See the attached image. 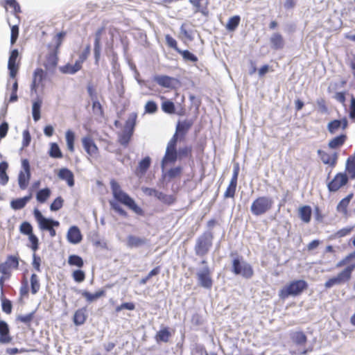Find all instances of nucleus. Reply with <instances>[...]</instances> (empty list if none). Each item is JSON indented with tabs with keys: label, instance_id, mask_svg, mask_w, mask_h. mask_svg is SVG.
I'll return each instance as SVG.
<instances>
[{
	"label": "nucleus",
	"instance_id": "obj_58",
	"mask_svg": "<svg viewBox=\"0 0 355 355\" xmlns=\"http://www.w3.org/2000/svg\"><path fill=\"white\" fill-rule=\"evenodd\" d=\"M72 277L76 282H82L85 279V273L83 270H76L72 272Z\"/></svg>",
	"mask_w": 355,
	"mask_h": 355
},
{
	"label": "nucleus",
	"instance_id": "obj_52",
	"mask_svg": "<svg viewBox=\"0 0 355 355\" xmlns=\"http://www.w3.org/2000/svg\"><path fill=\"white\" fill-rule=\"evenodd\" d=\"M180 54L184 60H189L193 62L198 61V58L188 50H180L177 52Z\"/></svg>",
	"mask_w": 355,
	"mask_h": 355
},
{
	"label": "nucleus",
	"instance_id": "obj_3",
	"mask_svg": "<svg viewBox=\"0 0 355 355\" xmlns=\"http://www.w3.org/2000/svg\"><path fill=\"white\" fill-rule=\"evenodd\" d=\"M19 232L23 235L28 236V241L31 243L28 247L33 251L32 265L33 268L38 272L40 271L41 258L35 254V252L39 249V239L33 232V227L32 225L28 221H24L19 225Z\"/></svg>",
	"mask_w": 355,
	"mask_h": 355
},
{
	"label": "nucleus",
	"instance_id": "obj_24",
	"mask_svg": "<svg viewBox=\"0 0 355 355\" xmlns=\"http://www.w3.org/2000/svg\"><path fill=\"white\" fill-rule=\"evenodd\" d=\"M318 154L324 164H329L332 167L336 165L338 159V155L336 153H334L330 155L324 150H318Z\"/></svg>",
	"mask_w": 355,
	"mask_h": 355
},
{
	"label": "nucleus",
	"instance_id": "obj_8",
	"mask_svg": "<svg viewBox=\"0 0 355 355\" xmlns=\"http://www.w3.org/2000/svg\"><path fill=\"white\" fill-rule=\"evenodd\" d=\"M354 269V263L347 266L343 270L339 272L337 276L327 280L324 284L325 288H330L335 285H340L347 282L351 279L352 273Z\"/></svg>",
	"mask_w": 355,
	"mask_h": 355
},
{
	"label": "nucleus",
	"instance_id": "obj_64",
	"mask_svg": "<svg viewBox=\"0 0 355 355\" xmlns=\"http://www.w3.org/2000/svg\"><path fill=\"white\" fill-rule=\"evenodd\" d=\"M349 116L350 119H355V97L354 96L351 98Z\"/></svg>",
	"mask_w": 355,
	"mask_h": 355
},
{
	"label": "nucleus",
	"instance_id": "obj_10",
	"mask_svg": "<svg viewBox=\"0 0 355 355\" xmlns=\"http://www.w3.org/2000/svg\"><path fill=\"white\" fill-rule=\"evenodd\" d=\"M232 271L235 275H241L245 279L251 278L254 274L252 266L245 261H241L239 258L233 260Z\"/></svg>",
	"mask_w": 355,
	"mask_h": 355
},
{
	"label": "nucleus",
	"instance_id": "obj_31",
	"mask_svg": "<svg viewBox=\"0 0 355 355\" xmlns=\"http://www.w3.org/2000/svg\"><path fill=\"white\" fill-rule=\"evenodd\" d=\"M147 240L145 238L130 235L127 238V245L129 248H138L145 245Z\"/></svg>",
	"mask_w": 355,
	"mask_h": 355
},
{
	"label": "nucleus",
	"instance_id": "obj_36",
	"mask_svg": "<svg viewBox=\"0 0 355 355\" xmlns=\"http://www.w3.org/2000/svg\"><path fill=\"white\" fill-rule=\"evenodd\" d=\"M51 191L49 188H44L39 190L36 193V200L40 203H44L51 196Z\"/></svg>",
	"mask_w": 355,
	"mask_h": 355
},
{
	"label": "nucleus",
	"instance_id": "obj_21",
	"mask_svg": "<svg viewBox=\"0 0 355 355\" xmlns=\"http://www.w3.org/2000/svg\"><path fill=\"white\" fill-rule=\"evenodd\" d=\"M105 32V27H101L99 28L96 33H95V39H94V58H95V63L96 64H98L100 57H101V35Z\"/></svg>",
	"mask_w": 355,
	"mask_h": 355
},
{
	"label": "nucleus",
	"instance_id": "obj_28",
	"mask_svg": "<svg viewBox=\"0 0 355 355\" xmlns=\"http://www.w3.org/2000/svg\"><path fill=\"white\" fill-rule=\"evenodd\" d=\"M58 177L63 180H65L69 187L74 185V175L73 173L67 168H62L59 171Z\"/></svg>",
	"mask_w": 355,
	"mask_h": 355
},
{
	"label": "nucleus",
	"instance_id": "obj_35",
	"mask_svg": "<svg viewBox=\"0 0 355 355\" xmlns=\"http://www.w3.org/2000/svg\"><path fill=\"white\" fill-rule=\"evenodd\" d=\"M8 168V164L6 162H1L0 163V184L6 185L9 180L8 175L7 174V170Z\"/></svg>",
	"mask_w": 355,
	"mask_h": 355
},
{
	"label": "nucleus",
	"instance_id": "obj_51",
	"mask_svg": "<svg viewBox=\"0 0 355 355\" xmlns=\"http://www.w3.org/2000/svg\"><path fill=\"white\" fill-rule=\"evenodd\" d=\"M345 169L352 179H355V159L348 157L346 162Z\"/></svg>",
	"mask_w": 355,
	"mask_h": 355
},
{
	"label": "nucleus",
	"instance_id": "obj_11",
	"mask_svg": "<svg viewBox=\"0 0 355 355\" xmlns=\"http://www.w3.org/2000/svg\"><path fill=\"white\" fill-rule=\"evenodd\" d=\"M21 167L22 170L18 175V184L21 190H25L28 187L31 177L30 164L27 159H22Z\"/></svg>",
	"mask_w": 355,
	"mask_h": 355
},
{
	"label": "nucleus",
	"instance_id": "obj_45",
	"mask_svg": "<svg viewBox=\"0 0 355 355\" xmlns=\"http://www.w3.org/2000/svg\"><path fill=\"white\" fill-rule=\"evenodd\" d=\"M68 263L72 266L81 268L84 266V261L81 257L76 254H71L68 257Z\"/></svg>",
	"mask_w": 355,
	"mask_h": 355
},
{
	"label": "nucleus",
	"instance_id": "obj_62",
	"mask_svg": "<svg viewBox=\"0 0 355 355\" xmlns=\"http://www.w3.org/2000/svg\"><path fill=\"white\" fill-rule=\"evenodd\" d=\"M182 168L180 166L175 167L171 168L168 173L167 175L170 179H173L176 177H178L181 175Z\"/></svg>",
	"mask_w": 355,
	"mask_h": 355
},
{
	"label": "nucleus",
	"instance_id": "obj_14",
	"mask_svg": "<svg viewBox=\"0 0 355 355\" xmlns=\"http://www.w3.org/2000/svg\"><path fill=\"white\" fill-rule=\"evenodd\" d=\"M349 178L345 173H338L327 184L328 190L330 192H336L348 182Z\"/></svg>",
	"mask_w": 355,
	"mask_h": 355
},
{
	"label": "nucleus",
	"instance_id": "obj_40",
	"mask_svg": "<svg viewBox=\"0 0 355 355\" xmlns=\"http://www.w3.org/2000/svg\"><path fill=\"white\" fill-rule=\"evenodd\" d=\"M346 138L345 135H340L334 137L329 142V147L332 149H336L341 146L345 143Z\"/></svg>",
	"mask_w": 355,
	"mask_h": 355
},
{
	"label": "nucleus",
	"instance_id": "obj_49",
	"mask_svg": "<svg viewBox=\"0 0 355 355\" xmlns=\"http://www.w3.org/2000/svg\"><path fill=\"white\" fill-rule=\"evenodd\" d=\"M150 166V158L146 157L139 163L137 171L141 174H144Z\"/></svg>",
	"mask_w": 355,
	"mask_h": 355
},
{
	"label": "nucleus",
	"instance_id": "obj_44",
	"mask_svg": "<svg viewBox=\"0 0 355 355\" xmlns=\"http://www.w3.org/2000/svg\"><path fill=\"white\" fill-rule=\"evenodd\" d=\"M42 100L37 99V101H34L33 103L32 107V114H33V118L35 121H37L41 116H40V110L42 106Z\"/></svg>",
	"mask_w": 355,
	"mask_h": 355
},
{
	"label": "nucleus",
	"instance_id": "obj_56",
	"mask_svg": "<svg viewBox=\"0 0 355 355\" xmlns=\"http://www.w3.org/2000/svg\"><path fill=\"white\" fill-rule=\"evenodd\" d=\"M64 200L61 196L57 197L50 205L51 211H58L63 206Z\"/></svg>",
	"mask_w": 355,
	"mask_h": 355
},
{
	"label": "nucleus",
	"instance_id": "obj_33",
	"mask_svg": "<svg viewBox=\"0 0 355 355\" xmlns=\"http://www.w3.org/2000/svg\"><path fill=\"white\" fill-rule=\"evenodd\" d=\"M105 295V291L104 290H99V291H96L95 293H91L86 291L82 292V296L83 297H85V299L88 302H92L96 300L97 299H98L101 297H103Z\"/></svg>",
	"mask_w": 355,
	"mask_h": 355
},
{
	"label": "nucleus",
	"instance_id": "obj_27",
	"mask_svg": "<svg viewBox=\"0 0 355 355\" xmlns=\"http://www.w3.org/2000/svg\"><path fill=\"white\" fill-rule=\"evenodd\" d=\"M33 195L30 193L28 195L19 198L13 199L10 202V207L14 210H19L23 209L28 201L32 198Z\"/></svg>",
	"mask_w": 355,
	"mask_h": 355
},
{
	"label": "nucleus",
	"instance_id": "obj_29",
	"mask_svg": "<svg viewBox=\"0 0 355 355\" xmlns=\"http://www.w3.org/2000/svg\"><path fill=\"white\" fill-rule=\"evenodd\" d=\"M192 125L193 122L188 120H184L183 121L178 122L176 127V132L175 133L177 134V137L178 138L179 135L184 137L189 130Z\"/></svg>",
	"mask_w": 355,
	"mask_h": 355
},
{
	"label": "nucleus",
	"instance_id": "obj_23",
	"mask_svg": "<svg viewBox=\"0 0 355 355\" xmlns=\"http://www.w3.org/2000/svg\"><path fill=\"white\" fill-rule=\"evenodd\" d=\"M270 44L272 49L280 50L284 47L285 42L279 33H273L270 37Z\"/></svg>",
	"mask_w": 355,
	"mask_h": 355
},
{
	"label": "nucleus",
	"instance_id": "obj_5",
	"mask_svg": "<svg viewBox=\"0 0 355 355\" xmlns=\"http://www.w3.org/2000/svg\"><path fill=\"white\" fill-rule=\"evenodd\" d=\"M274 205V200L269 196H260L255 199L250 207L254 216H261L270 211Z\"/></svg>",
	"mask_w": 355,
	"mask_h": 355
},
{
	"label": "nucleus",
	"instance_id": "obj_6",
	"mask_svg": "<svg viewBox=\"0 0 355 355\" xmlns=\"http://www.w3.org/2000/svg\"><path fill=\"white\" fill-rule=\"evenodd\" d=\"M21 284L19 294L21 297H28L29 292L32 295H35L39 292L41 287L40 278L35 273L31 275L29 282L26 277H24Z\"/></svg>",
	"mask_w": 355,
	"mask_h": 355
},
{
	"label": "nucleus",
	"instance_id": "obj_57",
	"mask_svg": "<svg viewBox=\"0 0 355 355\" xmlns=\"http://www.w3.org/2000/svg\"><path fill=\"white\" fill-rule=\"evenodd\" d=\"M341 120L335 119L328 123L327 128L330 133H334L336 130L341 127Z\"/></svg>",
	"mask_w": 355,
	"mask_h": 355
},
{
	"label": "nucleus",
	"instance_id": "obj_30",
	"mask_svg": "<svg viewBox=\"0 0 355 355\" xmlns=\"http://www.w3.org/2000/svg\"><path fill=\"white\" fill-rule=\"evenodd\" d=\"M86 312L85 308H80L76 311L73 318V321L76 325L79 326L85 322L87 317Z\"/></svg>",
	"mask_w": 355,
	"mask_h": 355
},
{
	"label": "nucleus",
	"instance_id": "obj_42",
	"mask_svg": "<svg viewBox=\"0 0 355 355\" xmlns=\"http://www.w3.org/2000/svg\"><path fill=\"white\" fill-rule=\"evenodd\" d=\"M82 62L77 60L74 64H66L62 69V72L67 73H75L82 68Z\"/></svg>",
	"mask_w": 355,
	"mask_h": 355
},
{
	"label": "nucleus",
	"instance_id": "obj_43",
	"mask_svg": "<svg viewBox=\"0 0 355 355\" xmlns=\"http://www.w3.org/2000/svg\"><path fill=\"white\" fill-rule=\"evenodd\" d=\"M4 7L7 10V6H10L13 10L14 15L19 20L18 14L21 12V8L16 0H6L4 1Z\"/></svg>",
	"mask_w": 355,
	"mask_h": 355
},
{
	"label": "nucleus",
	"instance_id": "obj_34",
	"mask_svg": "<svg viewBox=\"0 0 355 355\" xmlns=\"http://www.w3.org/2000/svg\"><path fill=\"white\" fill-rule=\"evenodd\" d=\"M178 158L177 151L166 150V153L162 161V168H164L165 164L167 163H174Z\"/></svg>",
	"mask_w": 355,
	"mask_h": 355
},
{
	"label": "nucleus",
	"instance_id": "obj_1",
	"mask_svg": "<svg viewBox=\"0 0 355 355\" xmlns=\"http://www.w3.org/2000/svg\"><path fill=\"white\" fill-rule=\"evenodd\" d=\"M110 188L114 201H110V204L112 209L119 215L127 217L128 213L119 205V203L126 206L135 214L143 216L144 211L139 207L133 198L127 193L123 191L120 184L114 179L110 181Z\"/></svg>",
	"mask_w": 355,
	"mask_h": 355
},
{
	"label": "nucleus",
	"instance_id": "obj_53",
	"mask_svg": "<svg viewBox=\"0 0 355 355\" xmlns=\"http://www.w3.org/2000/svg\"><path fill=\"white\" fill-rule=\"evenodd\" d=\"M292 339L297 345H303L306 342V336L302 331L295 332L292 336Z\"/></svg>",
	"mask_w": 355,
	"mask_h": 355
},
{
	"label": "nucleus",
	"instance_id": "obj_13",
	"mask_svg": "<svg viewBox=\"0 0 355 355\" xmlns=\"http://www.w3.org/2000/svg\"><path fill=\"white\" fill-rule=\"evenodd\" d=\"M20 58L17 49H13L10 51L8 62V69L9 76L12 78H15L19 69Z\"/></svg>",
	"mask_w": 355,
	"mask_h": 355
},
{
	"label": "nucleus",
	"instance_id": "obj_38",
	"mask_svg": "<svg viewBox=\"0 0 355 355\" xmlns=\"http://www.w3.org/2000/svg\"><path fill=\"white\" fill-rule=\"evenodd\" d=\"M311 208L307 205L302 207L299 211L301 220L306 223L311 220Z\"/></svg>",
	"mask_w": 355,
	"mask_h": 355
},
{
	"label": "nucleus",
	"instance_id": "obj_60",
	"mask_svg": "<svg viewBox=\"0 0 355 355\" xmlns=\"http://www.w3.org/2000/svg\"><path fill=\"white\" fill-rule=\"evenodd\" d=\"M157 111V105L153 101H148L145 105V112L148 114H153Z\"/></svg>",
	"mask_w": 355,
	"mask_h": 355
},
{
	"label": "nucleus",
	"instance_id": "obj_41",
	"mask_svg": "<svg viewBox=\"0 0 355 355\" xmlns=\"http://www.w3.org/2000/svg\"><path fill=\"white\" fill-rule=\"evenodd\" d=\"M65 139L67 142V146L69 151L71 153H73L75 150L74 148V141H75V135L74 132L70 130H67L65 134Z\"/></svg>",
	"mask_w": 355,
	"mask_h": 355
},
{
	"label": "nucleus",
	"instance_id": "obj_61",
	"mask_svg": "<svg viewBox=\"0 0 355 355\" xmlns=\"http://www.w3.org/2000/svg\"><path fill=\"white\" fill-rule=\"evenodd\" d=\"M353 229H354L353 226L345 227L342 228L340 230H338L336 233L335 236L336 238L344 237V236L349 234Z\"/></svg>",
	"mask_w": 355,
	"mask_h": 355
},
{
	"label": "nucleus",
	"instance_id": "obj_46",
	"mask_svg": "<svg viewBox=\"0 0 355 355\" xmlns=\"http://www.w3.org/2000/svg\"><path fill=\"white\" fill-rule=\"evenodd\" d=\"M157 198L163 203L168 205L173 204L176 200V198L173 195H167L161 191H159L157 193Z\"/></svg>",
	"mask_w": 355,
	"mask_h": 355
},
{
	"label": "nucleus",
	"instance_id": "obj_9",
	"mask_svg": "<svg viewBox=\"0 0 355 355\" xmlns=\"http://www.w3.org/2000/svg\"><path fill=\"white\" fill-rule=\"evenodd\" d=\"M19 260L18 253L8 255L5 261L0 263V273L11 277L12 271L19 269Z\"/></svg>",
	"mask_w": 355,
	"mask_h": 355
},
{
	"label": "nucleus",
	"instance_id": "obj_59",
	"mask_svg": "<svg viewBox=\"0 0 355 355\" xmlns=\"http://www.w3.org/2000/svg\"><path fill=\"white\" fill-rule=\"evenodd\" d=\"M19 36V25L15 24L11 26L10 44L13 45Z\"/></svg>",
	"mask_w": 355,
	"mask_h": 355
},
{
	"label": "nucleus",
	"instance_id": "obj_16",
	"mask_svg": "<svg viewBox=\"0 0 355 355\" xmlns=\"http://www.w3.org/2000/svg\"><path fill=\"white\" fill-rule=\"evenodd\" d=\"M33 214L39 224V227L42 230H48L51 226L58 227L60 225L58 221L44 218L37 209H35Z\"/></svg>",
	"mask_w": 355,
	"mask_h": 355
},
{
	"label": "nucleus",
	"instance_id": "obj_48",
	"mask_svg": "<svg viewBox=\"0 0 355 355\" xmlns=\"http://www.w3.org/2000/svg\"><path fill=\"white\" fill-rule=\"evenodd\" d=\"M180 33L189 40H193V32L190 28V24L184 23L180 26Z\"/></svg>",
	"mask_w": 355,
	"mask_h": 355
},
{
	"label": "nucleus",
	"instance_id": "obj_54",
	"mask_svg": "<svg viewBox=\"0 0 355 355\" xmlns=\"http://www.w3.org/2000/svg\"><path fill=\"white\" fill-rule=\"evenodd\" d=\"M1 306L2 310L7 314H10L12 312V305L11 301L6 298L2 294L1 295Z\"/></svg>",
	"mask_w": 355,
	"mask_h": 355
},
{
	"label": "nucleus",
	"instance_id": "obj_55",
	"mask_svg": "<svg viewBox=\"0 0 355 355\" xmlns=\"http://www.w3.org/2000/svg\"><path fill=\"white\" fill-rule=\"evenodd\" d=\"M165 41L168 48L174 49L176 52L180 50L178 46V42L176 40L174 39L171 35L167 34L165 35Z\"/></svg>",
	"mask_w": 355,
	"mask_h": 355
},
{
	"label": "nucleus",
	"instance_id": "obj_22",
	"mask_svg": "<svg viewBox=\"0 0 355 355\" xmlns=\"http://www.w3.org/2000/svg\"><path fill=\"white\" fill-rule=\"evenodd\" d=\"M67 238L69 243L77 244L83 240V235L77 226H72L68 230Z\"/></svg>",
	"mask_w": 355,
	"mask_h": 355
},
{
	"label": "nucleus",
	"instance_id": "obj_32",
	"mask_svg": "<svg viewBox=\"0 0 355 355\" xmlns=\"http://www.w3.org/2000/svg\"><path fill=\"white\" fill-rule=\"evenodd\" d=\"M354 194L352 193L348 194L345 198L342 199L337 205L336 209L338 212L347 214V207L352 199Z\"/></svg>",
	"mask_w": 355,
	"mask_h": 355
},
{
	"label": "nucleus",
	"instance_id": "obj_20",
	"mask_svg": "<svg viewBox=\"0 0 355 355\" xmlns=\"http://www.w3.org/2000/svg\"><path fill=\"white\" fill-rule=\"evenodd\" d=\"M169 327H162L155 335V340L157 343H168L172 337L173 333Z\"/></svg>",
	"mask_w": 355,
	"mask_h": 355
},
{
	"label": "nucleus",
	"instance_id": "obj_12",
	"mask_svg": "<svg viewBox=\"0 0 355 355\" xmlns=\"http://www.w3.org/2000/svg\"><path fill=\"white\" fill-rule=\"evenodd\" d=\"M47 72L42 68H36L33 74V80L31 85V90L33 92L37 93L39 89L44 87V81L46 79Z\"/></svg>",
	"mask_w": 355,
	"mask_h": 355
},
{
	"label": "nucleus",
	"instance_id": "obj_2",
	"mask_svg": "<svg viewBox=\"0 0 355 355\" xmlns=\"http://www.w3.org/2000/svg\"><path fill=\"white\" fill-rule=\"evenodd\" d=\"M66 32L57 33L52 43L47 45L46 52L42 53L38 57V64L43 66L46 71L54 72L58 64L60 48L62 46Z\"/></svg>",
	"mask_w": 355,
	"mask_h": 355
},
{
	"label": "nucleus",
	"instance_id": "obj_47",
	"mask_svg": "<svg viewBox=\"0 0 355 355\" xmlns=\"http://www.w3.org/2000/svg\"><path fill=\"white\" fill-rule=\"evenodd\" d=\"M49 155L51 157L60 159L63 157L59 146L56 143H51Z\"/></svg>",
	"mask_w": 355,
	"mask_h": 355
},
{
	"label": "nucleus",
	"instance_id": "obj_39",
	"mask_svg": "<svg viewBox=\"0 0 355 355\" xmlns=\"http://www.w3.org/2000/svg\"><path fill=\"white\" fill-rule=\"evenodd\" d=\"M35 311H32L26 315H18L16 318V321L29 327L35 318Z\"/></svg>",
	"mask_w": 355,
	"mask_h": 355
},
{
	"label": "nucleus",
	"instance_id": "obj_18",
	"mask_svg": "<svg viewBox=\"0 0 355 355\" xmlns=\"http://www.w3.org/2000/svg\"><path fill=\"white\" fill-rule=\"evenodd\" d=\"M196 275L200 286L208 289L211 288L212 279L211 277V271L207 266L199 270Z\"/></svg>",
	"mask_w": 355,
	"mask_h": 355
},
{
	"label": "nucleus",
	"instance_id": "obj_25",
	"mask_svg": "<svg viewBox=\"0 0 355 355\" xmlns=\"http://www.w3.org/2000/svg\"><path fill=\"white\" fill-rule=\"evenodd\" d=\"M210 0H189L195 8L196 12H200L205 16L209 15V9L207 8Z\"/></svg>",
	"mask_w": 355,
	"mask_h": 355
},
{
	"label": "nucleus",
	"instance_id": "obj_50",
	"mask_svg": "<svg viewBox=\"0 0 355 355\" xmlns=\"http://www.w3.org/2000/svg\"><path fill=\"white\" fill-rule=\"evenodd\" d=\"M162 109L163 112L167 114H173L175 113V107L174 103L168 100L162 102Z\"/></svg>",
	"mask_w": 355,
	"mask_h": 355
},
{
	"label": "nucleus",
	"instance_id": "obj_37",
	"mask_svg": "<svg viewBox=\"0 0 355 355\" xmlns=\"http://www.w3.org/2000/svg\"><path fill=\"white\" fill-rule=\"evenodd\" d=\"M241 21V17L239 15H234L231 17L225 25L227 31L230 32L234 31L239 26Z\"/></svg>",
	"mask_w": 355,
	"mask_h": 355
},
{
	"label": "nucleus",
	"instance_id": "obj_63",
	"mask_svg": "<svg viewBox=\"0 0 355 355\" xmlns=\"http://www.w3.org/2000/svg\"><path fill=\"white\" fill-rule=\"evenodd\" d=\"M135 309V305L133 302H125L116 307V311L119 312L123 309H128L132 311Z\"/></svg>",
	"mask_w": 355,
	"mask_h": 355
},
{
	"label": "nucleus",
	"instance_id": "obj_26",
	"mask_svg": "<svg viewBox=\"0 0 355 355\" xmlns=\"http://www.w3.org/2000/svg\"><path fill=\"white\" fill-rule=\"evenodd\" d=\"M12 341V337L10 335V330L8 324L3 320H0V343H9Z\"/></svg>",
	"mask_w": 355,
	"mask_h": 355
},
{
	"label": "nucleus",
	"instance_id": "obj_7",
	"mask_svg": "<svg viewBox=\"0 0 355 355\" xmlns=\"http://www.w3.org/2000/svg\"><path fill=\"white\" fill-rule=\"evenodd\" d=\"M213 235L210 232L202 234L196 240L195 252L199 257L206 255L212 246Z\"/></svg>",
	"mask_w": 355,
	"mask_h": 355
},
{
	"label": "nucleus",
	"instance_id": "obj_17",
	"mask_svg": "<svg viewBox=\"0 0 355 355\" xmlns=\"http://www.w3.org/2000/svg\"><path fill=\"white\" fill-rule=\"evenodd\" d=\"M153 80L160 87L172 90L176 87L178 80L166 75H156Z\"/></svg>",
	"mask_w": 355,
	"mask_h": 355
},
{
	"label": "nucleus",
	"instance_id": "obj_15",
	"mask_svg": "<svg viewBox=\"0 0 355 355\" xmlns=\"http://www.w3.org/2000/svg\"><path fill=\"white\" fill-rule=\"evenodd\" d=\"M83 146L89 157L96 158L99 155V149L94 139L90 136H86L81 139Z\"/></svg>",
	"mask_w": 355,
	"mask_h": 355
},
{
	"label": "nucleus",
	"instance_id": "obj_19",
	"mask_svg": "<svg viewBox=\"0 0 355 355\" xmlns=\"http://www.w3.org/2000/svg\"><path fill=\"white\" fill-rule=\"evenodd\" d=\"M239 172V167L238 164H235L234 166L233 175L230 182L229 186L227 187L224 196L225 198H233L234 196L236 185H237V179Z\"/></svg>",
	"mask_w": 355,
	"mask_h": 355
},
{
	"label": "nucleus",
	"instance_id": "obj_4",
	"mask_svg": "<svg viewBox=\"0 0 355 355\" xmlns=\"http://www.w3.org/2000/svg\"><path fill=\"white\" fill-rule=\"evenodd\" d=\"M308 288V283L303 280H295L290 282L288 285L283 287L279 296L282 299H286L289 296H297Z\"/></svg>",
	"mask_w": 355,
	"mask_h": 355
}]
</instances>
